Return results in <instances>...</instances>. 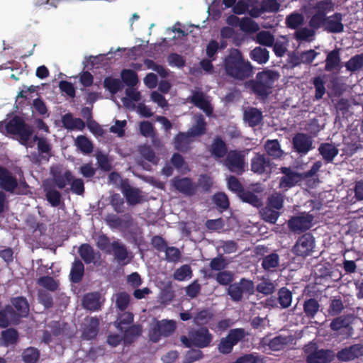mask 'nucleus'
<instances>
[{
	"mask_svg": "<svg viewBox=\"0 0 363 363\" xmlns=\"http://www.w3.org/2000/svg\"><path fill=\"white\" fill-rule=\"evenodd\" d=\"M275 164L264 153L255 152L250 161V170L255 174L269 177Z\"/></svg>",
	"mask_w": 363,
	"mask_h": 363,
	"instance_id": "nucleus-7",
	"label": "nucleus"
},
{
	"mask_svg": "<svg viewBox=\"0 0 363 363\" xmlns=\"http://www.w3.org/2000/svg\"><path fill=\"white\" fill-rule=\"evenodd\" d=\"M255 293V284L252 280L242 278L238 282L229 285L227 294L234 302H240L242 300L243 296L253 295Z\"/></svg>",
	"mask_w": 363,
	"mask_h": 363,
	"instance_id": "nucleus-8",
	"label": "nucleus"
},
{
	"mask_svg": "<svg viewBox=\"0 0 363 363\" xmlns=\"http://www.w3.org/2000/svg\"><path fill=\"white\" fill-rule=\"evenodd\" d=\"M283 176L279 179V187L288 190L303 180V175L301 173L292 170L290 167H282L280 168Z\"/></svg>",
	"mask_w": 363,
	"mask_h": 363,
	"instance_id": "nucleus-12",
	"label": "nucleus"
},
{
	"mask_svg": "<svg viewBox=\"0 0 363 363\" xmlns=\"http://www.w3.org/2000/svg\"><path fill=\"white\" fill-rule=\"evenodd\" d=\"M213 339V335L206 327L193 328L188 333V337L182 335L180 341L188 348L193 346L197 348H206L211 345Z\"/></svg>",
	"mask_w": 363,
	"mask_h": 363,
	"instance_id": "nucleus-3",
	"label": "nucleus"
},
{
	"mask_svg": "<svg viewBox=\"0 0 363 363\" xmlns=\"http://www.w3.org/2000/svg\"><path fill=\"white\" fill-rule=\"evenodd\" d=\"M292 144L295 151L301 155L307 154L313 148L312 138L306 133H296L293 138Z\"/></svg>",
	"mask_w": 363,
	"mask_h": 363,
	"instance_id": "nucleus-13",
	"label": "nucleus"
},
{
	"mask_svg": "<svg viewBox=\"0 0 363 363\" xmlns=\"http://www.w3.org/2000/svg\"><path fill=\"white\" fill-rule=\"evenodd\" d=\"M37 146L38 154L35 152L31 153L30 157H32V160L35 163H40L42 160L48 161L49 158L51 157L52 147L51 145L48 143L47 139L45 138L40 140Z\"/></svg>",
	"mask_w": 363,
	"mask_h": 363,
	"instance_id": "nucleus-23",
	"label": "nucleus"
},
{
	"mask_svg": "<svg viewBox=\"0 0 363 363\" xmlns=\"http://www.w3.org/2000/svg\"><path fill=\"white\" fill-rule=\"evenodd\" d=\"M363 355V345L362 344H354L346 347L337 352L336 356L341 362H348Z\"/></svg>",
	"mask_w": 363,
	"mask_h": 363,
	"instance_id": "nucleus-14",
	"label": "nucleus"
},
{
	"mask_svg": "<svg viewBox=\"0 0 363 363\" xmlns=\"http://www.w3.org/2000/svg\"><path fill=\"white\" fill-rule=\"evenodd\" d=\"M99 320L96 317L91 318L89 323L83 330L82 337L84 340L94 339L99 333Z\"/></svg>",
	"mask_w": 363,
	"mask_h": 363,
	"instance_id": "nucleus-39",
	"label": "nucleus"
},
{
	"mask_svg": "<svg viewBox=\"0 0 363 363\" xmlns=\"http://www.w3.org/2000/svg\"><path fill=\"white\" fill-rule=\"evenodd\" d=\"M313 9H314L315 12L327 16L328 12L333 11L334 4L331 0H321L314 4Z\"/></svg>",
	"mask_w": 363,
	"mask_h": 363,
	"instance_id": "nucleus-62",
	"label": "nucleus"
},
{
	"mask_svg": "<svg viewBox=\"0 0 363 363\" xmlns=\"http://www.w3.org/2000/svg\"><path fill=\"white\" fill-rule=\"evenodd\" d=\"M207 123L203 115L196 118L195 123L186 131L187 134L193 138L201 137L206 133Z\"/></svg>",
	"mask_w": 363,
	"mask_h": 363,
	"instance_id": "nucleus-31",
	"label": "nucleus"
},
{
	"mask_svg": "<svg viewBox=\"0 0 363 363\" xmlns=\"http://www.w3.org/2000/svg\"><path fill=\"white\" fill-rule=\"evenodd\" d=\"M172 185L178 191L187 196H193L196 194V186L188 177L180 178L175 177L172 179Z\"/></svg>",
	"mask_w": 363,
	"mask_h": 363,
	"instance_id": "nucleus-17",
	"label": "nucleus"
},
{
	"mask_svg": "<svg viewBox=\"0 0 363 363\" xmlns=\"http://www.w3.org/2000/svg\"><path fill=\"white\" fill-rule=\"evenodd\" d=\"M10 305L14 308V312L20 323L23 318H26L28 315L30 306L26 298L23 296L11 298Z\"/></svg>",
	"mask_w": 363,
	"mask_h": 363,
	"instance_id": "nucleus-19",
	"label": "nucleus"
},
{
	"mask_svg": "<svg viewBox=\"0 0 363 363\" xmlns=\"http://www.w3.org/2000/svg\"><path fill=\"white\" fill-rule=\"evenodd\" d=\"M280 77L277 71L264 69L257 73L255 79H250L245 83V86L257 96L267 98L273 88L274 84Z\"/></svg>",
	"mask_w": 363,
	"mask_h": 363,
	"instance_id": "nucleus-2",
	"label": "nucleus"
},
{
	"mask_svg": "<svg viewBox=\"0 0 363 363\" xmlns=\"http://www.w3.org/2000/svg\"><path fill=\"white\" fill-rule=\"evenodd\" d=\"M344 309V305L341 298L334 297L330 300L329 308L328 310L329 315L332 316L339 315Z\"/></svg>",
	"mask_w": 363,
	"mask_h": 363,
	"instance_id": "nucleus-63",
	"label": "nucleus"
},
{
	"mask_svg": "<svg viewBox=\"0 0 363 363\" xmlns=\"http://www.w3.org/2000/svg\"><path fill=\"white\" fill-rule=\"evenodd\" d=\"M193 142V138L186 132H179L174 138V148L178 152L186 153L192 149L191 144Z\"/></svg>",
	"mask_w": 363,
	"mask_h": 363,
	"instance_id": "nucleus-20",
	"label": "nucleus"
},
{
	"mask_svg": "<svg viewBox=\"0 0 363 363\" xmlns=\"http://www.w3.org/2000/svg\"><path fill=\"white\" fill-rule=\"evenodd\" d=\"M292 301V293L286 287H281L278 291V302L282 308H289Z\"/></svg>",
	"mask_w": 363,
	"mask_h": 363,
	"instance_id": "nucleus-49",
	"label": "nucleus"
},
{
	"mask_svg": "<svg viewBox=\"0 0 363 363\" xmlns=\"http://www.w3.org/2000/svg\"><path fill=\"white\" fill-rule=\"evenodd\" d=\"M112 251L118 262H124L128 255L127 248L121 242L116 240L111 243Z\"/></svg>",
	"mask_w": 363,
	"mask_h": 363,
	"instance_id": "nucleus-44",
	"label": "nucleus"
},
{
	"mask_svg": "<svg viewBox=\"0 0 363 363\" xmlns=\"http://www.w3.org/2000/svg\"><path fill=\"white\" fill-rule=\"evenodd\" d=\"M20 323L17 319L14 308L10 304H6L0 310V328H7L11 325H17Z\"/></svg>",
	"mask_w": 363,
	"mask_h": 363,
	"instance_id": "nucleus-16",
	"label": "nucleus"
},
{
	"mask_svg": "<svg viewBox=\"0 0 363 363\" xmlns=\"http://www.w3.org/2000/svg\"><path fill=\"white\" fill-rule=\"evenodd\" d=\"M303 312L308 318H313L318 313L320 304L314 298L306 299L303 305Z\"/></svg>",
	"mask_w": 363,
	"mask_h": 363,
	"instance_id": "nucleus-43",
	"label": "nucleus"
},
{
	"mask_svg": "<svg viewBox=\"0 0 363 363\" xmlns=\"http://www.w3.org/2000/svg\"><path fill=\"white\" fill-rule=\"evenodd\" d=\"M223 69L226 75L233 79L244 81L254 73V67L245 60L238 49H233L223 60Z\"/></svg>",
	"mask_w": 363,
	"mask_h": 363,
	"instance_id": "nucleus-1",
	"label": "nucleus"
},
{
	"mask_svg": "<svg viewBox=\"0 0 363 363\" xmlns=\"http://www.w3.org/2000/svg\"><path fill=\"white\" fill-rule=\"evenodd\" d=\"M325 62V65L324 69L326 72H332L340 69L341 63L340 49L335 48L328 52Z\"/></svg>",
	"mask_w": 363,
	"mask_h": 363,
	"instance_id": "nucleus-28",
	"label": "nucleus"
},
{
	"mask_svg": "<svg viewBox=\"0 0 363 363\" xmlns=\"http://www.w3.org/2000/svg\"><path fill=\"white\" fill-rule=\"evenodd\" d=\"M18 340V331L12 328L2 330L0 337V345L4 347L16 345Z\"/></svg>",
	"mask_w": 363,
	"mask_h": 363,
	"instance_id": "nucleus-37",
	"label": "nucleus"
},
{
	"mask_svg": "<svg viewBox=\"0 0 363 363\" xmlns=\"http://www.w3.org/2000/svg\"><path fill=\"white\" fill-rule=\"evenodd\" d=\"M84 274V265L82 260L75 259L73 262L69 273V279L72 283H79Z\"/></svg>",
	"mask_w": 363,
	"mask_h": 363,
	"instance_id": "nucleus-38",
	"label": "nucleus"
},
{
	"mask_svg": "<svg viewBox=\"0 0 363 363\" xmlns=\"http://www.w3.org/2000/svg\"><path fill=\"white\" fill-rule=\"evenodd\" d=\"M78 252L82 259L86 264H96L97 259H100L101 254L99 252H96L93 247L88 243L82 244L78 249Z\"/></svg>",
	"mask_w": 363,
	"mask_h": 363,
	"instance_id": "nucleus-22",
	"label": "nucleus"
},
{
	"mask_svg": "<svg viewBox=\"0 0 363 363\" xmlns=\"http://www.w3.org/2000/svg\"><path fill=\"white\" fill-rule=\"evenodd\" d=\"M133 221L130 213H125L122 217L116 215H108L106 218V223L111 228H118L121 227H130Z\"/></svg>",
	"mask_w": 363,
	"mask_h": 363,
	"instance_id": "nucleus-26",
	"label": "nucleus"
},
{
	"mask_svg": "<svg viewBox=\"0 0 363 363\" xmlns=\"http://www.w3.org/2000/svg\"><path fill=\"white\" fill-rule=\"evenodd\" d=\"M226 168L237 175H242L245 172V155L241 150H230L224 160Z\"/></svg>",
	"mask_w": 363,
	"mask_h": 363,
	"instance_id": "nucleus-9",
	"label": "nucleus"
},
{
	"mask_svg": "<svg viewBox=\"0 0 363 363\" xmlns=\"http://www.w3.org/2000/svg\"><path fill=\"white\" fill-rule=\"evenodd\" d=\"M77 148L84 154H90L93 152V144L91 140L84 135H79L75 140Z\"/></svg>",
	"mask_w": 363,
	"mask_h": 363,
	"instance_id": "nucleus-51",
	"label": "nucleus"
},
{
	"mask_svg": "<svg viewBox=\"0 0 363 363\" xmlns=\"http://www.w3.org/2000/svg\"><path fill=\"white\" fill-rule=\"evenodd\" d=\"M121 77L122 83L130 87L135 86L139 81L138 74L134 70L129 69H123Z\"/></svg>",
	"mask_w": 363,
	"mask_h": 363,
	"instance_id": "nucleus-46",
	"label": "nucleus"
},
{
	"mask_svg": "<svg viewBox=\"0 0 363 363\" xmlns=\"http://www.w3.org/2000/svg\"><path fill=\"white\" fill-rule=\"evenodd\" d=\"M38 284L50 291H57L59 286L58 281L50 276L40 277L38 279Z\"/></svg>",
	"mask_w": 363,
	"mask_h": 363,
	"instance_id": "nucleus-58",
	"label": "nucleus"
},
{
	"mask_svg": "<svg viewBox=\"0 0 363 363\" xmlns=\"http://www.w3.org/2000/svg\"><path fill=\"white\" fill-rule=\"evenodd\" d=\"M45 198L52 207H57L61 203L62 195L60 191L55 189H46Z\"/></svg>",
	"mask_w": 363,
	"mask_h": 363,
	"instance_id": "nucleus-57",
	"label": "nucleus"
},
{
	"mask_svg": "<svg viewBox=\"0 0 363 363\" xmlns=\"http://www.w3.org/2000/svg\"><path fill=\"white\" fill-rule=\"evenodd\" d=\"M243 120L250 127H256L263 120L262 112L257 108L250 107L244 111Z\"/></svg>",
	"mask_w": 363,
	"mask_h": 363,
	"instance_id": "nucleus-24",
	"label": "nucleus"
},
{
	"mask_svg": "<svg viewBox=\"0 0 363 363\" xmlns=\"http://www.w3.org/2000/svg\"><path fill=\"white\" fill-rule=\"evenodd\" d=\"M213 318V313L210 309H202L195 314L194 323L196 325H203L207 324Z\"/></svg>",
	"mask_w": 363,
	"mask_h": 363,
	"instance_id": "nucleus-48",
	"label": "nucleus"
},
{
	"mask_svg": "<svg viewBox=\"0 0 363 363\" xmlns=\"http://www.w3.org/2000/svg\"><path fill=\"white\" fill-rule=\"evenodd\" d=\"M333 359V352L329 350H318L313 351L306 359L307 363H330Z\"/></svg>",
	"mask_w": 363,
	"mask_h": 363,
	"instance_id": "nucleus-25",
	"label": "nucleus"
},
{
	"mask_svg": "<svg viewBox=\"0 0 363 363\" xmlns=\"http://www.w3.org/2000/svg\"><path fill=\"white\" fill-rule=\"evenodd\" d=\"M192 277V270L189 265L184 264L179 268L177 269L173 274V278L177 281H184L186 279H190Z\"/></svg>",
	"mask_w": 363,
	"mask_h": 363,
	"instance_id": "nucleus-60",
	"label": "nucleus"
},
{
	"mask_svg": "<svg viewBox=\"0 0 363 363\" xmlns=\"http://www.w3.org/2000/svg\"><path fill=\"white\" fill-rule=\"evenodd\" d=\"M318 152L325 164L333 162L338 155L339 150L332 143H323L318 147Z\"/></svg>",
	"mask_w": 363,
	"mask_h": 363,
	"instance_id": "nucleus-29",
	"label": "nucleus"
},
{
	"mask_svg": "<svg viewBox=\"0 0 363 363\" xmlns=\"http://www.w3.org/2000/svg\"><path fill=\"white\" fill-rule=\"evenodd\" d=\"M249 333L245 328H238L230 329L225 337H222L218 345V350L223 354L232 352L234 346L240 342H243Z\"/></svg>",
	"mask_w": 363,
	"mask_h": 363,
	"instance_id": "nucleus-4",
	"label": "nucleus"
},
{
	"mask_svg": "<svg viewBox=\"0 0 363 363\" xmlns=\"http://www.w3.org/2000/svg\"><path fill=\"white\" fill-rule=\"evenodd\" d=\"M62 126L69 130H82L85 128V123L79 118H74L71 113H65L62 116Z\"/></svg>",
	"mask_w": 363,
	"mask_h": 363,
	"instance_id": "nucleus-27",
	"label": "nucleus"
},
{
	"mask_svg": "<svg viewBox=\"0 0 363 363\" xmlns=\"http://www.w3.org/2000/svg\"><path fill=\"white\" fill-rule=\"evenodd\" d=\"M264 150L266 155L273 159H280L284 154V151L281 149V146L278 140H267L264 143Z\"/></svg>",
	"mask_w": 363,
	"mask_h": 363,
	"instance_id": "nucleus-34",
	"label": "nucleus"
},
{
	"mask_svg": "<svg viewBox=\"0 0 363 363\" xmlns=\"http://www.w3.org/2000/svg\"><path fill=\"white\" fill-rule=\"evenodd\" d=\"M290 340V337L277 335L269 341L267 338H263L262 342L267 345L269 349L273 351H280L284 349L285 346L289 343Z\"/></svg>",
	"mask_w": 363,
	"mask_h": 363,
	"instance_id": "nucleus-33",
	"label": "nucleus"
},
{
	"mask_svg": "<svg viewBox=\"0 0 363 363\" xmlns=\"http://www.w3.org/2000/svg\"><path fill=\"white\" fill-rule=\"evenodd\" d=\"M0 186L7 192L13 193L18 187V181L11 172L0 165Z\"/></svg>",
	"mask_w": 363,
	"mask_h": 363,
	"instance_id": "nucleus-15",
	"label": "nucleus"
},
{
	"mask_svg": "<svg viewBox=\"0 0 363 363\" xmlns=\"http://www.w3.org/2000/svg\"><path fill=\"white\" fill-rule=\"evenodd\" d=\"M315 247V238L310 233H306L300 236L296 240L292 251L297 256L306 257L313 250Z\"/></svg>",
	"mask_w": 363,
	"mask_h": 363,
	"instance_id": "nucleus-11",
	"label": "nucleus"
},
{
	"mask_svg": "<svg viewBox=\"0 0 363 363\" xmlns=\"http://www.w3.org/2000/svg\"><path fill=\"white\" fill-rule=\"evenodd\" d=\"M257 42L262 45L272 47L274 37L269 31L262 30L257 34Z\"/></svg>",
	"mask_w": 363,
	"mask_h": 363,
	"instance_id": "nucleus-64",
	"label": "nucleus"
},
{
	"mask_svg": "<svg viewBox=\"0 0 363 363\" xmlns=\"http://www.w3.org/2000/svg\"><path fill=\"white\" fill-rule=\"evenodd\" d=\"M211 155L216 158H222L228 154V147L220 137H216L210 147Z\"/></svg>",
	"mask_w": 363,
	"mask_h": 363,
	"instance_id": "nucleus-36",
	"label": "nucleus"
},
{
	"mask_svg": "<svg viewBox=\"0 0 363 363\" xmlns=\"http://www.w3.org/2000/svg\"><path fill=\"white\" fill-rule=\"evenodd\" d=\"M121 189L129 205L133 206L141 202L142 199L140 189L132 187L128 182H123L121 183Z\"/></svg>",
	"mask_w": 363,
	"mask_h": 363,
	"instance_id": "nucleus-21",
	"label": "nucleus"
},
{
	"mask_svg": "<svg viewBox=\"0 0 363 363\" xmlns=\"http://www.w3.org/2000/svg\"><path fill=\"white\" fill-rule=\"evenodd\" d=\"M176 330V323L173 320H156L148 331L150 341L157 343L162 337L171 336Z\"/></svg>",
	"mask_w": 363,
	"mask_h": 363,
	"instance_id": "nucleus-5",
	"label": "nucleus"
},
{
	"mask_svg": "<svg viewBox=\"0 0 363 363\" xmlns=\"http://www.w3.org/2000/svg\"><path fill=\"white\" fill-rule=\"evenodd\" d=\"M52 179L55 184L60 189H64L67 183L71 182L73 179V174L69 170H66L63 173L61 171H52Z\"/></svg>",
	"mask_w": 363,
	"mask_h": 363,
	"instance_id": "nucleus-35",
	"label": "nucleus"
},
{
	"mask_svg": "<svg viewBox=\"0 0 363 363\" xmlns=\"http://www.w3.org/2000/svg\"><path fill=\"white\" fill-rule=\"evenodd\" d=\"M191 101L199 108L203 110L207 115L212 113L213 108L210 103L205 99L202 92H195L191 96Z\"/></svg>",
	"mask_w": 363,
	"mask_h": 363,
	"instance_id": "nucleus-40",
	"label": "nucleus"
},
{
	"mask_svg": "<svg viewBox=\"0 0 363 363\" xmlns=\"http://www.w3.org/2000/svg\"><path fill=\"white\" fill-rule=\"evenodd\" d=\"M312 83L315 88V99H321L325 94L326 89L325 86V81L320 76L315 77L313 79Z\"/></svg>",
	"mask_w": 363,
	"mask_h": 363,
	"instance_id": "nucleus-61",
	"label": "nucleus"
},
{
	"mask_svg": "<svg viewBox=\"0 0 363 363\" xmlns=\"http://www.w3.org/2000/svg\"><path fill=\"white\" fill-rule=\"evenodd\" d=\"M343 16L341 13L336 12L330 16H327L324 30L328 33H340L344 30L342 23Z\"/></svg>",
	"mask_w": 363,
	"mask_h": 363,
	"instance_id": "nucleus-18",
	"label": "nucleus"
},
{
	"mask_svg": "<svg viewBox=\"0 0 363 363\" xmlns=\"http://www.w3.org/2000/svg\"><path fill=\"white\" fill-rule=\"evenodd\" d=\"M238 197L245 203H247L254 207L259 208L262 206V200L250 190L245 189Z\"/></svg>",
	"mask_w": 363,
	"mask_h": 363,
	"instance_id": "nucleus-45",
	"label": "nucleus"
},
{
	"mask_svg": "<svg viewBox=\"0 0 363 363\" xmlns=\"http://www.w3.org/2000/svg\"><path fill=\"white\" fill-rule=\"evenodd\" d=\"M212 200L218 209L221 212L226 211L229 208L230 202L228 197L223 192L216 193L213 196Z\"/></svg>",
	"mask_w": 363,
	"mask_h": 363,
	"instance_id": "nucleus-52",
	"label": "nucleus"
},
{
	"mask_svg": "<svg viewBox=\"0 0 363 363\" xmlns=\"http://www.w3.org/2000/svg\"><path fill=\"white\" fill-rule=\"evenodd\" d=\"M347 70L355 72L363 67V53L355 55L352 57L346 63Z\"/></svg>",
	"mask_w": 363,
	"mask_h": 363,
	"instance_id": "nucleus-53",
	"label": "nucleus"
},
{
	"mask_svg": "<svg viewBox=\"0 0 363 363\" xmlns=\"http://www.w3.org/2000/svg\"><path fill=\"white\" fill-rule=\"evenodd\" d=\"M6 130L10 134L18 135L20 137L21 143L24 145L27 144L33 134L31 126L18 116H15L6 123Z\"/></svg>",
	"mask_w": 363,
	"mask_h": 363,
	"instance_id": "nucleus-6",
	"label": "nucleus"
},
{
	"mask_svg": "<svg viewBox=\"0 0 363 363\" xmlns=\"http://www.w3.org/2000/svg\"><path fill=\"white\" fill-rule=\"evenodd\" d=\"M250 57L257 63L264 65L269 60V52L266 48L258 46L250 51Z\"/></svg>",
	"mask_w": 363,
	"mask_h": 363,
	"instance_id": "nucleus-41",
	"label": "nucleus"
},
{
	"mask_svg": "<svg viewBox=\"0 0 363 363\" xmlns=\"http://www.w3.org/2000/svg\"><path fill=\"white\" fill-rule=\"evenodd\" d=\"M260 215L264 221L271 224H274L279 217L280 213L267 206L262 208L260 211Z\"/></svg>",
	"mask_w": 363,
	"mask_h": 363,
	"instance_id": "nucleus-50",
	"label": "nucleus"
},
{
	"mask_svg": "<svg viewBox=\"0 0 363 363\" xmlns=\"http://www.w3.org/2000/svg\"><path fill=\"white\" fill-rule=\"evenodd\" d=\"M239 27L241 30L245 33H255L259 28L258 24L248 17L240 19Z\"/></svg>",
	"mask_w": 363,
	"mask_h": 363,
	"instance_id": "nucleus-59",
	"label": "nucleus"
},
{
	"mask_svg": "<svg viewBox=\"0 0 363 363\" xmlns=\"http://www.w3.org/2000/svg\"><path fill=\"white\" fill-rule=\"evenodd\" d=\"M40 357V352L35 347H28L22 353L24 363H37Z\"/></svg>",
	"mask_w": 363,
	"mask_h": 363,
	"instance_id": "nucleus-56",
	"label": "nucleus"
},
{
	"mask_svg": "<svg viewBox=\"0 0 363 363\" xmlns=\"http://www.w3.org/2000/svg\"><path fill=\"white\" fill-rule=\"evenodd\" d=\"M142 327L140 325H133L123 331V342L125 345L132 344L142 334Z\"/></svg>",
	"mask_w": 363,
	"mask_h": 363,
	"instance_id": "nucleus-42",
	"label": "nucleus"
},
{
	"mask_svg": "<svg viewBox=\"0 0 363 363\" xmlns=\"http://www.w3.org/2000/svg\"><path fill=\"white\" fill-rule=\"evenodd\" d=\"M82 305L84 308L95 311L101 308L100 294L98 292L88 293L82 299Z\"/></svg>",
	"mask_w": 363,
	"mask_h": 363,
	"instance_id": "nucleus-32",
	"label": "nucleus"
},
{
	"mask_svg": "<svg viewBox=\"0 0 363 363\" xmlns=\"http://www.w3.org/2000/svg\"><path fill=\"white\" fill-rule=\"evenodd\" d=\"M279 264V257L277 253H271L262 258V267L266 271H271L278 267Z\"/></svg>",
	"mask_w": 363,
	"mask_h": 363,
	"instance_id": "nucleus-54",
	"label": "nucleus"
},
{
	"mask_svg": "<svg viewBox=\"0 0 363 363\" xmlns=\"http://www.w3.org/2000/svg\"><path fill=\"white\" fill-rule=\"evenodd\" d=\"M354 320L353 314H345L338 315L334 318L330 323V328L333 331H339L342 328H350L351 324Z\"/></svg>",
	"mask_w": 363,
	"mask_h": 363,
	"instance_id": "nucleus-30",
	"label": "nucleus"
},
{
	"mask_svg": "<svg viewBox=\"0 0 363 363\" xmlns=\"http://www.w3.org/2000/svg\"><path fill=\"white\" fill-rule=\"evenodd\" d=\"M314 216L308 212H301L288 220L289 229L294 233H301L309 230L313 225Z\"/></svg>",
	"mask_w": 363,
	"mask_h": 363,
	"instance_id": "nucleus-10",
	"label": "nucleus"
},
{
	"mask_svg": "<svg viewBox=\"0 0 363 363\" xmlns=\"http://www.w3.org/2000/svg\"><path fill=\"white\" fill-rule=\"evenodd\" d=\"M327 16L323 15V13H320L318 12H315V13L311 17L308 25L313 30H318V29L323 28H325V22H326Z\"/></svg>",
	"mask_w": 363,
	"mask_h": 363,
	"instance_id": "nucleus-55",
	"label": "nucleus"
},
{
	"mask_svg": "<svg viewBox=\"0 0 363 363\" xmlns=\"http://www.w3.org/2000/svg\"><path fill=\"white\" fill-rule=\"evenodd\" d=\"M104 86L112 94H116L123 88L121 79L112 77H106L104 79Z\"/></svg>",
	"mask_w": 363,
	"mask_h": 363,
	"instance_id": "nucleus-47",
	"label": "nucleus"
}]
</instances>
